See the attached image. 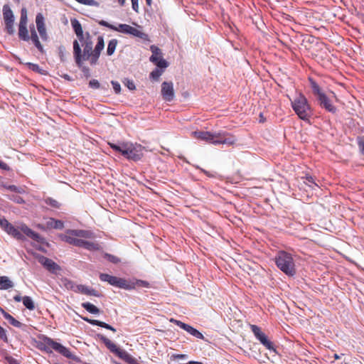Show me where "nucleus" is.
Wrapping results in <instances>:
<instances>
[{
    "label": "nucleus",
    "mask_w": 364,
    "mask_h": 364,
    "mask_svg": "<svg viewBox=\"0 0 364 364\" xmlns=\"http://www.w3.org/2000/svg\"><path fill=\"white\" fill-rule=\"evenodd\" d=\"M73 57L77 65L81 66L84 61H89L91 65L97 63L100 53L105 47L104 38L102 36L97 37V43L93 49L92 36H88L86 41L80 46L77 40L73 41Z\"/></svg>",
    "instance_id": "f257e3e1"
},
{
    "label": "nucleus",
    "mask_w": 364,
    "mask_h": 364,
    "mask_svg": "<svg viewBox=\"0 0 364 364\" xmlns=\"http://www.w3.org/2000/svg\"><path fill=\"white\" fill-rule=\"evenodd\" d=\"M99 277L102 282H107L112 286L126 290L134 289L137 287L146 288L149 287V282L141 279L127 280L105 273H100Z\"/></svg>",
    "instance_id": "f03ea898"
},
{
    "label": "nucleus",
    "mask_w": 364,
    "mask_h": 364,
    "mask_svg": "<svg viewBox=\"0 0 364 364\" xmlns=\"http://www.w3.org/2000/svg\"><path fill=\"white\" fill-rule=\"evenodd\" d=\"M195 138L214 145H232L236 141L235 136L225 132H194Z\"/></svg>",
    "instance_id": "7ed1b4c3"
},
{
    "label": "nucleus",
    "mask_w": 364,
    "mask_h": 364,
    "mask_svg": "<svg viewBox=\"0 0 364 364\" xmlns=\"http://www.w3.org/2000/svg\"><path fill=\"white\" fill-rule=\"evenodd\" d=\"M289 100L291 107L299 118L303 121L309 122L313 112L307 98L301 92H299L293 100L290 98Z\"/></svg>",
    "instance_id": "20e7f679"
},
{
    "label": "nucleus",
    "mask_w": 364,
    "mask_h": 364,
    "mask_svg": "<svg viewBox=\"0 0 364 364\" xmlns=\"http://www.w3.org/2000/svg\"><path fill=\"white\" fill-rule=\"evenodd\" d=\"M5 232L17 240H23L25 238L23 234H24L28 237L38 242L43 243L44 241V238L43 237H41L38 232L33 231L25 224H21L16 228L11 224L5 230Z\"/></svg>",
    "instance_id": "39448f33"
},
{
    "label": "nucleus",
    "mask_w": 364,
    "mask_h": 364,
    "mask_svg": "<svg viewBox=\"0 0 364 364\" xmlns=\"http://www.w3.org/2000/svg\"><path fill=\"white\" fill-rule=\"evenodd\" d=\"M312 92L316 96L318 105L327 112L336 114L337 108L331 103V100L321 89L320 86L312 79H309Z\"/></svg>",
    "instance_id": "423d86ee"
},
{
    "label": "nucleus",
    "mask_w": 364,
    "mask_h": 364,
    "mask_svg": "<svg viewBox=\"0 0 364 364\" xmlns=\"http://www.w3.org/2000/svg\"><path fill=\"white\" fill-rule=\"evenodd\" d=\"M277 267L288 276H294L296 274L295 264L291 254L280 251L275 257Z\"/></svg>",
    "instance_id": "0eeeda50"
},
{
    "label": "nucleus",
    "mask_w": 364,
    "mask_h": 364,
    "mask_svg": "<svg viewBox=\"0 0 364 364\" xmlns=\"http://www.w3.org/2000/svg\"><path fill=\"white\" fill-rule=\"evenodd\" d=\"M98 23L100 26L109 28V29H112L115 31L121 32L126 34H129L135 37H138L142 40H147L148 39V35L145 33L142 32L141 31H139L136 29V28H134L128 24L125 23H120L118 26H115L114 25H112L109 23L108 22L101 20L98 22Z\"/></svg>",
    "instance_id": "6e6552de"
},
{
    "label": "nucleus",
    "mask_w": 364,
    "mask_h": 364,
    "mask_svg": "<svg viewBox=\"0 0 364 364\" xmlns=\"http://www.w3.org/2000/svg\"><path fill=\"white\" fill-rule=\"evenodd\" d=\"M143 146L138 144L126 142L122 156L129 160L139 161L143 156Z\"/></svg>",
    "instance_id": "1a4fd4ad"
},
{
    "label": "nucleus",
    "mask_w": 364,
    "mask_h": 364,
    "mask_svg": "<svg viewBox=\"0 0 364 364\" xmlns=\"http://www.w3.org/2000/svg\"><path fill=\"white\" fill-rule=\"evenodd\" d=\"M252 333L256 338L268 350L276 351L272 342L268 340L265 333H264L259 327L256 325H251L250 326Z\"/></svg>",
    "instance_id": "9d476101"
},
{
    "label": "nucleus",
    "mask_w": 364,
    "mask_h": 364,
    "mask_svg": "<svg viewBox=\"0 0 364 364\" xmlns=\"http://www.w3.org/2000/svg\"><path fill=\"white\" fill-rule=\"evenodd\" d=\"M3 17L7 33L11 35L14 34V16L8 4H5L3 6Z\"/></svg>",
    "instance_id": "9b49d317"
},
{
    "label": "nucleus",
    "mask_w": 364,
    "mask_h": 364,
    "mask_svg": "<svg viewBox=\"0 0 364 364\" xmlns=\"http://www.w3.org/2000/svg\"><path fill=\"white\" fill-rule=\"evenodd\" d=\"M71 26L76 34L77 38V41L80 43V46L83 45V43L86 41L88 36H90V33L86 32L84 33L82 26L79 21L76 18H72L70 20Z\"/></svg>",
    "instance_id": "f8f14e48"
},
{
    "label": "nucleus",
    "mask_w": 364,
    "mask_h": 364,
    "mask_svg": "<svg viewBox=\"0 0 364 364\" xmlns=\"http://www.w3.org/2000/svg\"><path fill=\"white\" fill-rule=\"evenodd\" d=\"M170 321L171 323L176 324V326H178L181 328L183 329L184 331L188 332L191 336H194V337H196L197 338H200V339H203L204 338L203 335L200 331H198L197 329L193 328V326H190L188 324H186V323L181 321L179 320H176L175 318H171Z\"/></svg>",
    "instance_id": "ddd939ff"
},
{
    "label": "nucleus",
    "mask_w": 364,
    "mask_h": 364,
    "mask_svg": "<svg viewBox=\"0 0 364 364\" xmlns=\"http://www.w3.org/2000/svg\"><path fill=\"white\" fill-rule=\"evenodd\" d=\"M161 95L165 101L171 102L175 97L172 82H164L161 84Z\"/></svg>",
    "instance_id": "4468645a"
},
{
    "label": "nucleus",
    "mask_w": 364,
    "mask_h": 364,
    "mask_svg": "<svg viewBox=\"0 0 364 364\" xmlns=\"http://www.w3.org/2000/svg\"><path fill=\"white\" fill-rule=\"evenodd\" d=\"M44 16L42 14L38 13L36 16V28L39 33V35L43 41H47L48 36L47 34L46 25H45Z\"/></svg>",
    "instance_id": "2eb2a0df"
},
{
    "label": "nucleus",
    "mask_w": 364,
    "mask_h": 364,
    "mask_svg": "<svg viewBox=\"0 0 364 364\" xmlns=\"http://www.w3.org/2000/svg\"><path fill=\"white\" fill-rule=\"evenodd\" d=\"M38 262L51 273L55 274L58 271L60 270V267L57 263L44 256H40Z\"/></svg>",
    "instance_id": "dca6fc26"
},
{
    "label": "nucleus",
    "mask_w": 364,
    "mask_h": 364,
    "mask_svg": "<svg viewBox=\"0 0 364 364\" xmlns=\"http://www.w3.org/2000/svg\"><path fill=\"white\" fill-rule=\"evenodd\" d=\"M50 338L45 335H41L38 336V341H36V348L41 351L50 353H52L50 350Z\"/></svg>",
    "instance_id": "f3484780"
},
{
    "label": "nucleus",
    "mask_w": 364,
    "mask_h": 364,
    "mask_svg": "<svg viewBox=\"0 0 364 364\" xmlns=\"http://www.w3.org/2000/svg\"><path fill=\"white\" fill-rule=\"evenodd\" d=\"M50 350H55L56 352L59 353L60 354L63 355L67 358H73V354L68 348L55 341L52 338L50 341Z\"/></svg>",
    "instance_id": "a211bd4d"
},
{
    "label": "nucleus",
    "mask_w": 364,
    "mask_h": 364,
    "mask_svg": "<svg viewBox=\"0 0 364 364\" xmlns=\"http://www.w3.org/2000/svg\"><path fill=\"white\" fill-rule=\"evenodd\" d=\"M60 237L63 241H65L70 245H74L75 247H83V246L85 243V241H86L85 240H82L79 237L77 238L75 236H73V235H68L67 233L65 235L64 234L60 235Z\"/></svg>",
    "instance_id": "6ab92c4d"
},
{
    "label": "nucleus",
    "mask_w": 364,
    "mask_h": 364,
    "mask_svg": "<svg viewBox=\"0 0 364 364\" xmlns=\"http://www.w3.org/2000/svg\"><path fill=\"white\" fill-rule=\"evenodd\" d=\"M97 337L105 345V346L113 353H115L118 357L124 350L119 348L116 344L112 342L109 339L102 334H97Z\"/></svg>",
    "instance_id": "aec40b11"
},
{
    "label": "nucleus",
    "mask_w": 364,
    "mask_h": 364,
    "mask_svg": "<svg viewBox=\"0 0 364 364\" xmlns=\"http://www.w3.org/2000/svg\"><path fill=\"white\" fill-rule=\"evenodd\" d=\"M76 289H74V291L79 292L85 295L94 296L96 297L101 296V294L95 289L89 287L83 284H77L76 285Z\"/></svg>",
    "instance_id": "412c9836"
},
{
    "label": "nucleus",
    "mask_w": 364,
    "mask_h": 364,
    "mask_svg": "<svg viewBox=\"0 0 364 364\" xmlns=\"http://www.w3.org/2000/svg\"><path fill=\"white\" fill-rule=\"evenodd\" d=\"M66 233L81 239L94 237V233L92 231L86 230H68Z\"/></svg>",
    "instance_id": "4be33fe9"
},
{
    "label": "nucleus",
    "mask_w": 364,
    "mask_h": 364,
    "mask_svg": "<svg viewBox=\"0 0 364 364\" xmlns=\"http://www.w3.org/2000/svg\"><path fill=\"white\" fill-rule=\"evenodd\" d=\"M82 318L85 321H86V322H87V323H90L92 325L98 326H100L102 328H105L106 329L110 330V331H112L113 332H116V329L114 327H112L109 324H107V323H105L103 321H100L95 320V319H91V318H89L87 317H82Z\"/></svg>",
    "instance_id": "5701e85b"
},
{
    "label": "nucleus",
    "mask_w": 364,
    "mask_h": 364,
    "mask_svg": "<svg viewBox=\"0 0 364 364\" xmlns=\"http://www.w3.org/2000/svg\"><path fill=\"white\" fill-rule=\"evenodd\" d=\"M46 226L48 228L62 230L64 228V223L60 220H56L55 218H50L46 222Z\"/></svg>",
    "instance_id": "b1692460"
},
{
    "label": "nucleus",
    "mask_w": 364,
    "mask_h": 364,
    "mask_svg": "<svg viewBox=\"0 0 364 364\" xmlns=\"http://www.w3.org/2000/svg\"><path fill=\"white\" fill-rule=\"evenodd\" d=\"M30 39L33 42V43L35 45V46L37 48V49L41 52H43V47L41 45V42L39 41L38 36L37 35V33L34 28L31 29V36Z\"/></svg>",
    "instance_id": "393cba45"
},
{
    "label": "nucleus",
    "mask_w": 364,
    "mask_h": 364,
    "mask_svg": "<svg viewBox=\"0 0 364 364\" xmlns=\"http://www.w3.org/2000/svg\"><path fill=\"white\" fill-rule=\"evenodd\" d=\"M150 50L152 53V55L149 58V60L154 63L155 62H156L159 59H160L161 58H162V53H161V49L159 48L157 46H151L150 47Z\"/></svg>",
    "instance_id": "a878e982"
},
{
    "label": "nucleus",
    "mask_w": 364,
    "mask_h": 364,
    "mask_svg": "<svg viewBox=\"0 0 364 364\" xmlns=\"http://www.w3.org/2000/svg\"><path fill=\"white\" fill-rule=\"evenodd\" d=\"M18 37L24 41L30 40L27 25L18 24Z\"/></svg>",
    "instance_id": "bb28decb"
},
{
    "label": "nucleus",
    "mask_w": 364,
    "mask_h": 364,
    "mask_svg": "<svg viewBox=\"0 0 364 364\" xmlns=\"http://www.w3.org/2000/svg\"><path fill=\"white\" fill-rule=\"evenodd\" d=\"M1 311H2V314L4 317V318L6 319L9 322L10 324H11L12 326L17 327V328H21L23 326V324L20 321H17L9 313L6 312L3 309H1Z\"/></svg>",
    "instance_id": "cd10ccee"
},
{
    "label": "nucleus",
    "mask_w": 364,
    "mask_h": 364,
    "mask_svg": "<svg viewBox=\"0 0 364 364\" xmlns=\"http://www.w3.org/2000/svg\"><path fill=\"white\" fill-rule=\"evenodd\" d=\"M14 287V283L8 277H0V289L6 290Z\"/></svg>",
    "instance_id": "c85d7f7f"
},
{
    "label": "nucleus",
    "mask_w": 364,
    "mask_h": 364,
    "mask_svg": "<svg viewBox=\"0 0 364 364\" xmlns=\"http://www.w3.org/2000/svg\"><path fill=\"white\" fill-rule=\"evenodd\" d=\"M83 248L89 251H97L101 249L100 245L97 242L85 241Z\"/></svg>",
    "instance_id": "c756f323"
},
{
    "label": "nucleus",
    "mask_w": 364,
    "mask_h": 364,
    "mask_svg": "<svg viewBox=\"0 0 364 364\" xmlns=\"http://www.w3.org/2000/svg\"><path fill=\"white\" fill-rule=\"evenodd\" d=\"M82 307L84 308L89 313L92 314H97L100 313V309L94 304L90 302H84L81 304Z\"/></svg>",
    "instance_id": "7c9ffc66"
},
{
    "label": "nucleus",
    "mask_w": 364,
    "mask_h": 364,
    "mask_svg": "<svg viewBox=\"0 0 364 364\" xmlns=\"http://www.w3.org/2000/svg\"><path fill=\"white\" fill-rule=\"evenodd\" d=\"M119 358L123 359L124 360H125L127 363H128L129 364H137L136 360L125 350H124L121 353V355H119Z\"/></svg>",
    "instance_id": "2f4dec72"
},
{
    "label": "nucleus",
    "mask_w": 364,
    "mask_h": 364,
    "mask_svg": "<svg viewBox=\"0 0 364 364\" xmlns=\"http://www.w3.org/2000/svg\"><path fill=\"white\" fill-rule=\"evenodd\" d=\"M117 39H112L109 41L107 48V55H112L115 50L116 47L117 46Z\"/></svg>",
    "instance_id": "473e14b6"
},
{
    "label": "nucleus",
    "mask_w": 364,
    "mask_h": 364,
    "mask_svg": "<svg viewBox=\"0 0 364 364\" xmlns=\"http://www.w3.org/2000/svg\"><path fill=\"white\" fill-rule=\"evenodd\" d=\"M23 305L29 310H33L35 309L34 303L32 299L28 296H25L22 299Z\"/></svg>",
    "instance_id": "72a5a7b5"
},
{
    "label": "nucleus",
    "mask_w": 364,
    "mask_h": 364,
    "mask_svg": "<svg viewBox=\"0 0 364 364\" xmlns=\"http://www.w3.org/2000/svg\"><path fill=\"white\" fill-rule=\"evenodd\" d=\"M26 65L29 69L34 72H36L42 75L45 74V71L42 68H41L38 64L26 63Z\"/></svg>",
    "instance_id": "f704fd0d"
},
{
    "label": "nucleus",
    "mask_w": 364,
    "mask_h": 364,
    "mask_svg": "<svg viewBox=\"0 0 364 364\" xmlns=\"http://www.w3.org/2000/svg\"><path fill=\"white\" fill-rule=\"evenodd\" d=\"M125 144H126V142H123L119 144H116L114 143H109V145L113 150L120 153L122 155Z\"/></svg>",
    "instance_id": "c9c22d12"
},
{
    "label": "nucleus",
    "mask_w": 364,
    "mask_h": 364,
    "mask_svg": "<svg viewBox=\"0 0 364 364\" xmlns=\"http://www.w3.org/2000/svg\"><path fill=\"white\" fill-rule=\"evenodd\" d=\"M305 179L306 181H304V183H306L311 188H314V186L318 187V185L315 182V179L313 176L306 175L305 176Z\"/></svg>",
    "instance_id": "e433bc0d"
},
{
    "label": "nucleus",
    "mask_w": 364,
    "mask_h": 364,
    "mask_svg": "<svg viewBox=\"0 0 364 364\" xmlns=\"http://www.w3.org/2000/svg\"><path fill=\"white\" fill-rule=\"evenodd\" d=\"M27 11L25 8H23L21 11L19 24L27 25Z\"/></svg>",
    "instance_id": "4c0bfd02"
},
{
    "label": "nucleus",
    "mask_w": 364,
    "mask_h": 364,
    "mask_svg": "<svg viewBox=\"0 0 364 364\" xmlns=\"http://www.w3.org/2000/svg\"><path fill=\"white\" fill-rule=\"evenodd\" d=\"M89 86L92 88V89H100V88H102V89H107V87H105L104 86H101L100 83L99 82V81L97 80H95V79H92L91 80L90 82H89Z\"/></svg>",
    "instance_id": "58836bf2"
},
{
    "label": "nucleus",
    "mask_w": 364,
    "mask_h": 364,
    "mask_svg": "<svg viewBox=\"0 0 364 364\" xmlns=\"http://www.w3.org/2000/svg\"><path fill=\"white\" fill-rule=\"evenodd\" d=\"M45 203L53 208H58L60 207V203L52 198H46Z\"/></svg>",
    "instance_id": "ea45409f"
},
{
    "label": "nucleus",
    "mask_w": 364,
    "mask_h": 364,
    "mask_svg": "<svg viewBox=\"0 0 364 364\" xmlns=\"http://www.w3.org/2000/svg\"><path fill=\"white\" fill-rule=\"evenodd\" d=\"M154 64L158 68H161V69H165L168 66V63L163 58H161L160 59H159L156 62L154 63Z\"/></svg>",
    "instance_id": "a19ab883"
},
{
    "label": "nucleus",
    "mask_w": 364,
    "mask_h": 364,
    "mask_svg": "<svg viewBox=\"0 0 364 364\" xmlns=\"http://www.w3.org/2000/svg\"><path fill=\"white\" fill-rule=\"evenodd\" d=\"M8 198L11 200H12L18 204H22V203H24V202H25L24 200L23 199V198L18 195H9V196H8Z\"/></svg>",
    "instance_id": "79ce46f5"
},
{
    "label": "nucleus",
    "mask_w": 364,
    "mask_h": 364,
    "mask_svg": "<svg viewBox=\"0 0 364 364\" xmlns=\"http://www.w3.org/2000/svg\"><path fill=\"white\" fill-rule=\"evenodd\" d=\"M105 258L113 264H117L120 262V259L117 257L108 253L105 254Z\"/></svg>",
    "instance_id": "37998d69"
},
{
    "label": "nucleus",
    "mask_w": 364,
    "mask_h": 364,
    "mask_svg": "<svg viewBox=\"0 0 364 364\" xmlns=\"http://www.w3.org/2000/svg\"><path fill=\"white\" fill-rule=\"evenodd\" d=\"M162 73H163V70H160L156 68L150 73V77L154 80H157L159 78V77L161 75Z\"/></svg>",
    "instance_id": "c03bdc74"
},
{
    "label": "nucleus",
    "mask_w": 364,
    "mask_h": 364,
    "mask_svg": "<svg viewBox=\"0 0 364 364\" xmlns=\"http://www.w3.org/2000/svg\"><path fill=\"white\" fill-rule=\"evenodd\" d=\"M124 84L130 90H134L136 89V86L133 80H132L125 79L124 81Z\"/></svg>",
    "instance_id": "a18cd8bd"
},
{
    "label": "nucleus",
    "mask_w": 364,
    "mask_h": 364,
    "mask_svg": "<svg viewBox=\"0 0 364 364\" xmlns=\"http://www.w3.org/2000/svg\"><path fill=\"white\" fill-rule=\"evenodd\" d=\"M6 188L11 191H13V192H15V193H23L24 192V190L21 188V187H18V186H16L14 185H10V186H8L6 187Z\"/></svg>",
    "instance_id": "49530a36"
},
{
    "label": "nucleus",
    "mask_w": 364,
    "mask_h": 364,
    "mask_svg": "<svg viewBox=\"0 0 364 364\" xmlns=\"http://www.w3.org/2000/svg\"><path fill=\"white\" fill-rule=\"evenodd\" d=\"M111 84L113 87L114 91L116 94H119L121 92V85L117 81H111Z\"/></svg>",
    "instance_id": "de8ad7c7"
},
{
    "label": "nucleus",
    "mask_w": 364,
    "mask_h": 364,
    "mask_svg": "<svg viewBox=\"0 0 364 364\" xmlns=\"http://www.w3.org/2000/svg\"><path fill=\"white\" fill-rule=\"evenodd\" d=\"M77 67L81 69L82 72L86 77H89L90 76V70L88 67L83 66V63L81 64V66L77 65Z\"/></svg>",
    "instance_id": "09e8293b"
},
{
    "label": "nucleus",
    "mask_w": 364,
    "mask_h": 364,
    "mask_svg": "<svg viewBox=\"0 0 364 364\" xmlns=\"http://www.w3.org/2000/svg\"><path fill=\"white\" fill-rule=\"evenodd\" d=\"M11 225L6 219H0V226L5 231Z\"/></svg>",
    "instance_id": "8fccbe9b"
},
{
    "label": "nucleus",
    "mask_w": 364,
    "mask_h": 364,
    "mask_svg": "<svg viewBox=\"0 0 364 364\" xmlns=\"http://www.w3.org/2000/svg\"><path fill=\"white\" fill-rule=\"evenodd\" d=\"M63 284L67 289H73V291L74 289H76V285L72 281L65 279L63 281Z\"/></svg>",
    "instance_id": "3c124183"
},
{
    "label": "nucleus",
    "mask_w": 364,
    "mask_h": 364,
    "mask_svg": "<svg viewBox=\"0 0 364 364\" xmlns=\"http://www.w3.org/2000/svg\"><path fill=\"white\" fill-rule=\"evenodd\" d=\"M65 48L64 46H60L59 48H58V53H59V56L60 58V60L62 62H63L65 60Z\"/></svg>",
    "instance_id": "603ef678"
},
{
    "label": "nucleus",
    "mask_w": 364,
    "mask_h": 364,
    "mask_svg": "<svg viewBox=\"0 0 364 364\" xmlns=\"http://www.w3.org/2000/svg\"><path fill=\"white\" fill-rule=\"evenodd\" d=\"M0 338L4 342H8V338L4 328L0 326Z\"/></svg>",
    "instance_id": "864d4df0"
},
{
    "label": "nucleus",
    "mask_w": 364,
    "mask_h": 364,
    "mask_svg": "<svg viewBox=\"0 0 364 364\" xmlns=\"http://www.w3.org/2000/svg\"><path fill=\"white\" fill-rule=\"evenodd\" d=\"M358 146L361 153L364 155V136L358 139Z\"/></svg>",
    "instance_id": "5fc2aeb1"
},
{
    "label": "nucleus",
    "mask_w": 364,
    "mask_h": 364,
    "mask_svg": "<svg viewBox=\"0 0 364 364\" xmlns=\"http://www.w3.org/2000/svg\"><path fill=\"white\" fill-rule=\"evenodd\" d=\"M132 9L136 13L139 12V0H131Z\"/></svg>",
    "instance_id": "6e6d98bb"
},
{
    "label": "nucleus",
    "mask_w": 364,
    "mask_h": 364,
    "mask_svg": "<svg viewBox=\"0 0 364 364\" xmlns=\"http://www.w3.org/2000/svg\"><path fill=\"white\" fill-rule=\"evenodd\" d=\"M6 360L9 364H20V363L11 356L6 357Z\"/></svg>",
    "instance_id": "4d7b16f0"
},
{
    "label": "nucleus",
    "mask_w": 364,
    "mask_h": 364,
    "mask_svg": "<svg viewBox=\"0 0 364 364\" xmlns=\"http://www.w3.org/2000/svg\"><path fill=\"white\" fill-rule=\"evenodd\" d=\"M0 168L4 171H9L10 167L4 162L0 160Z\"/></svg>",
    "instance_id": "13d9d810"
},
{
    "label": "nucleus",
    "mask_w": 364,
    "mask_h": 364,
    "mask_svg": "<svg viewBox=\"0 0 364 364\" xmlns=\"http://www.w3.org/2000/svg\"><path fill=\"white\" fill-rule=\"evenodd\" d=\"M22 299H23V297H21L20 295H16V296L14 297V299L16 302H20L21 301H22Z\"/></svg>",
    "instance_id": "bf43d9fd"
},
{
    "label": "nucleus",
    "mask_w": 364,
    "mask_h": 364,
    "mask_svg": "<svg viewBox=\"0 0 364 364\" xmlns=\"http://www.w3.org/2000/svg\"><path fill=\"white\" fill-rule=\"evenodd\" d=\"M176 358H179V359H183L186 357V355H184V354H178L175 356Z\"/></svg>",
    "instance_id": "052dcab7"
},
{
    "label": "nucleus",
    "mask_w": 364,
    "mask_h": 364,
    "mask_svg": "<svg viewBox=\"0 0 364 364\" xmlns=\"http://www.w3.org/2000/svg\"><path fill=\"white\" fill-rule=\"evenodd\" d=\"M125 1L126 0H118V2L119 4L121 5V6H124V4H125Z\"/></svg>",
    "instance_id": "680f3d73"
},
{
    "label": "nucleus",
    "mask_w": 364,
    "mask_h": 364,
    "mask_svg": "<svg viewBox=\"0 0 364 364\" xmlns=\"http://www.w3.org/2000/svg\"><path fill=\"white\" fill-rule=\"evenodd\" d=\"M189 364H203V363L200 362H197V361H190Z\"/></svg>",
    "instance_id": "e2e57ef3"
},
{
    "label": "nucleus",
    "mask_w": 364,
    "mask_h": 364,
    "mask_svg": "<svg viewBox=\"0 0 364 364\" xmlns=\"http://www.w3.org/2000/svg\"><path fill=\"white\" fill-rule=\"evenodd\" d=\"M146 4L148 6H151V0H146Z\"/></svg>",
    "instance_id": "0e129e2a"
},
{
    "label": "nucleus",
    "mask_w": 364,
    "mask_h": 364,
    "mask_svg": "<svg viewBox=\"0 0 364 364\" xmlns=\"http://www.w3.org/2000/svg\"><path fill=\"white\" fill-rule=\"evenodd\" d=\"M340 358H341V356H340V355H337V354H335V355H334V358H335L336 360L340 359Z\"/></svg>",
    "instance_id": "69168bd1"
},
{
    "label": "nucleus",
    "mask_w": 364,
    "mask_h": 364,
    "mask_svg": "<svg viewBox=\"0 0 364 364\" xmlns=\"http://www.w3.org/2000/svg\"><path fill=\"white\" fill-rule=\"evenodd\" d=\"M64 77L67 80H70V76L68 75H65Z\"/></svg>",
    "instance_id": "338daca9"
},
{
    "label": "nucleus",
    "mask_w": 364,
    "mask_h": 364,
    "mask_svg": "<svg viewBox=\"0 0 364 364\" xmlns=\"http://www.w3.org/2000/svg\"><path fill=\"white\" fill-rule=\"evenodd\" d=\"M14 1L18 2V3L20 1V0H14Z\"/></svg>",
    "instance_id": "774afa93"
}]
</instances>
